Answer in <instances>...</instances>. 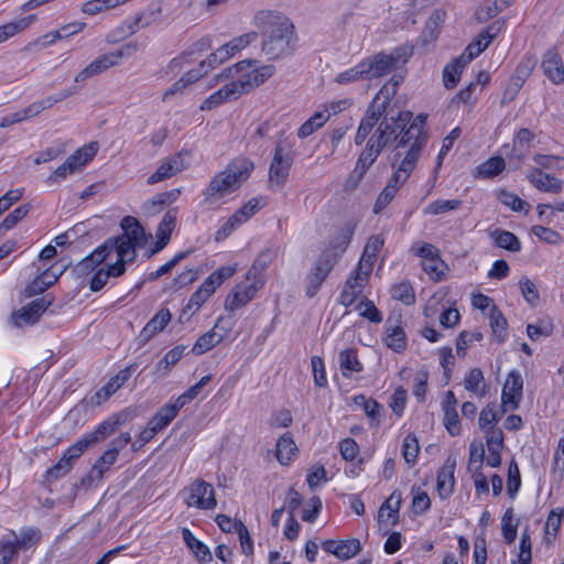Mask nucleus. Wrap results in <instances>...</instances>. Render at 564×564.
I'll return each mask as SVG.
<instances>
[{
	"label": "nucleus",
	"instance_id": "f257e3e1",
	"mask_svg": "<svg viewBox=\"0 0 564 564\" xmlns=\"http://www.w3.org/2000/svg\"><path fill=\"white\" fill-rule=\"evenodd\" d=\"M121 228L122 235L107 239L77 264L79 273L88 274L106 261H110L91 276L89 289L93 292L100 291L110 279L121 276L127 270V263L133 262L137 258V249L142 248L148 241V236L137 218L124 217L121 220Z\"/></svg>",
	"mask_w": 564,
	"mask_h": 564
},
{
	"label": "nucleus",
	"instance_id": "f03ea898",
	"mask_svg": "<svg viewBox=\"0 0 564 564\" xmlns=\"http://www.w3.org/2000/svg\"><path fill=\"white\" fill-rule=\"evenodd\" d=\"M426 116L417 115L403 133L398 143V154L402 156L398 167L389 178L387 185L379 193L373 205V213H381L395 197L399 189L408 181L416 167L419 159L427 142L425 131Z\"/></svg>",
	"mask_w": 564,
	"mask_h": 564
},
{
	"label": "nucleus",
	"instance_id": "7ed1b4c3",
	"mask_svg": "<svg viewBox=\"0 0 564 564\" xmlns=\"http://www.w3.org/2000/svg\"><path fill=\"white\" fill-rule=\"evenodd\" d=\"M253 63L254 61L249 59L241 61L218 74L214 78L215 82L219 83L223 79L229 82L208 96L200 104L199 109L210 111L224 104L232 102L251 93L275 73V67L271 64L254 67Z\"/></svg>",
	"mask_w": 564,
	"mask_h": 564
},
{
	"label": "nucleus",
	"instance_id": "20e7f679",
	"mask_svg": "<svg viewBox=\"0 0 564 564\" xmlns=\"http://www.w3.org/2000/svg\"><path fill=\"white\" fill-rule=\"evenodd\" d=\"M400 79L397 76L390 78L381 89L373 97L369 104L364 118L355 135V143L362 144L368 134L372 131L377 120L383 121V118H389L393 126L402 129H408L415 118L412 119V112L406 110H394L391 107V99L397 94Z\"/></svg>",
	"mask_w": 564,
	"mask_h": 564
},
{
	"label": "nucleus",
	"instance_id": "39448f33",
	"mask_svg": "<svg viewBox=\"0 0 564 564\" xmlns=\"http://www.w3.org/2000/svg\"><path fill=\"white\" fill-rule=\"evenodd\" d=\"M404 132H406V129L393 126L389 118H383V121L377 120L372 131L366 138V140L368 139L366 148L360 153L355 169L348 178V183H351L352 188L358 185L384 148L393 145L394 159L399 160V162L402 160V156L398 154V143Z\"/></svg>",
	"mask_w": 564,
	"mask_h": 564
},
{
	"label": "nucleus",
	"instance_id": "423d86ee",
	"mask_svg": "<svg viewBox=\"0 0 564 564\" xmlns=\"http://www.w3.org/2000/svg\"><path fill=\"white\" fill-rule=\"evenodd\" d=\"M253 21L263 33L262 52L270 59L284 55L295 37L290 19L276 11L261 10L256 13Z\"/></svg>",
	"mask_w": 564,
	"mask_h": 564
},
{
	"label": "nucleus",
	"instance_id": "0eeeda50",
	"mask_svg": "<svg viewBox=\"0 0 564 564\" xmlns=\"http://www.w3.org/2000/svg\"><path fill=\"white\" fill-rule=\"evenodd\" d=\"M253 162L246 156L231 160L225 170L216 173L203 192L207 205L224 203L226 196L237 192L250 177Z\"/></svg>",
	"mask_w": 564,
	"mask_h": 564
},
{
	"label": "nucleus",
	"instance_id": "6e6552de",
	"mask_svg": "<svg viewBox=\"0 0 564 564\" xmlns=\"http://www.w3.org/2000/svg\"><path fill=\"white\" fill-rule=\"evenodd\" d=\"M123 422L121 414H116L101 422L93 432L85 434L76 443L69 446L59 460L46 473L48 479H57L65 476L73 463L90 446L104 441L113 434Z\"/></svg>",
	"mask_w": 564,
	"mask_h": 564
},
{
	"label": "nucleus",
	"instance_id": "1a4fd4ad",
	"mask_svg": "<svg viewBox=\"0 0 564 564\" xmlns=\"http://www.w3.org/2000/svg\"><path fill=\"white\" fill-rule=\"evenodd\" d=\"M351 231L346 230L340 234V241L336 246L326 248L312 267L306 275V288L305 293L308 297H313L317 294L321 285L326 280L335 263L337 262L338 256L343 252L350 242Z\"/></svg>",
	"mask_w": 564,
	"mask_h": 564
},
{
	"label": "nucleus",
	"instance_id": "9d476101",
	"mask_svg": "<svg viewBox=\"0 0 564 564\" xmlns=\"http://www.w3.org/2000/svg\"><path fill=\"white\" fill-rule=\"evenodd\" d=\"M409 54L403 48H397L390 54L379 53L362 59L368 80L388 75L400 65L404 64Z\"/></svg>",
	"mask_w": 564,
	"mask_h": 564
},
{
	"label": "nucleus",
	"instance_id": "9b49d317",
	"mask_svg": "<svg viewBox=\"0 0 564 564\" xmlns=\"http://www.w3.org/2000/svg\"><path fill=\"white\" fill-rule=\"evenodd\" d=\"M411 251L422 259V268L429 278L435 282L446 278L448 265L441 258L438 249L431 243L413 245Z\"/></svg>",
	"mask_w": 564,
	"mask_h": 564
},
{
	"label": "nucleus",
	"instance_id": "f8f14e48",
	"mask_svg": "<svg viewBox=\"0 0 564 564\" xmlns=\"http://www.w3.org/2000/svg\"><path fill=\"white\" fill-rule=\"evenodd\" d=\"M131 440L132 437L129 432L121 433L113 438L110 443V447L102 453L89 470L88 477L90 480H101L104 475L117 462L120 451L130 444Z\"/></svg>",
	"mask_w": 564,
	"mask_h": 564
},
{
	"label": "nucleus",
	"instance_id": "ddd939ff",
	"mask_svg": "<svg viewBox=\"0 0 564 564\" xmlns=\"http://www.w3.org/2000/svg\"><path fill=\"white\" fill-rule=\"evenodd\" d=\"M183 492L185 495L184 502L189 508L213 510L217 506L214 487L203 479L194 480Z\"/></svg>",
	"mask_w": 564,
	"mask_h": 564
},
{
	"label": "nucleus",
	"instance_id": "4468645a",
	"mask_svg": "<svg viewBox=\"0 0 564 564\" xmlns=\"http://www.w3.org/2000/svg\"><path fill=\"white\" fill-rule=\"evenodd\" d=\"M192 152L189 150H182L164 159L155 172H153L147 180L149 185L163 182L171 178L183 170L187 169L191 164Z\"/></svg>",
	"mask_w": 564,
	"mask_h": 564
},
{
	"label": "nucleus",
	"instance_id": "2eb2a0df",
	"mask_svg": "<svg viewBox=\"0 0 564 564\" xmlns=\"http://www.w3.org/2000/svg\"><path fill=\"white\" fill-rule=\"evenodd\" d=\"M97 153V144L90 143L78 149L75 153L66 159L47 178L48 182L54 183L57 180L66 178L77 170L84 167Z\"/></svg>",
	"mask_w": 564,
	"mask_h": 564
},
{
	"label": "nucleus",
	"instance_id": "dca6fc26",
	"mask_svg": "<svg viewBox=\"0 0 564 564\" xmlns=\"http://www.w3.org/2000/svg\"><path fill=\"white\" fill-rule=\"evenodd\" d=\"M370 270L361 268L357 264L356 269L351 272L345 282L344 289L339 295V303L346 307L351 306L357 302L362 294L365 286L369 282Z\"/></svg>",
	"mask_w": 564,
	"mask_h": 564
},
{
	"label": "nucleus",
	"instance_id": "f3484780",
	"mask_svg": "<svg viewBox=\"0 0 564 564\" xmlns=\"http://www.w3.org/2000/svg\"><path fill=\"white\" fill-rule=\"evenodd\" d=\"M263 279H251L241 282L231 290L225 301V308L235 312L248 304L263 286Z\"/></svg>",
	"mask_w": 564,
	"mask_h": 564
},
{
	"label": "nucleus",
	"instance_id": "a211bd4d",
	"mask_svg": "<svg viewBox=\"0 0 564 564\" xmlns=\"http://www.w3.org/2000/svg\"><path fill=\"white\" fill-rule=\"evenodd\" d=\"M292 162L293 156L290 149L283 143L276 144L269 170L270 182L278 186L283 185L288 178Z\"/></svg>",
	"mask_w": 564,
	"mask_h": 564
},
{
	"label": "nucleus",
	"instance_id": "6ab92c4d",
	"mask_svg": "<svg viewBox=\"0 0 564 564\" xmlns=\"http://www.w3.org/2000/svg\"><path fill=\"white\" fill-rule=\"evenodd\" d=\"M230 329L231 324L227 323L225 317H219L215 326L196 340L192 348L193 354L199 356L209 351L224 339Z\"/></svg>",
	"mask_w": 564,
	"mask_h": 564
},
{
	"label": "nucleus",
	"instance_id": "aec40b11",
	"mask_svg": "<svg viewBox=\"0 0 564 564\" xmlns=\"http://www.w3.org/2000/svg\"><path fill=\"white\" fill-rule=\"evenodd\" d=\"M523 381L518 371H511L503 384L501 395V408L503 412L518 409L522 398Z\"/></svg>",
	"mask_w": 564,
	"mask_h": 564
},
{
	"label": "nucleus",
	"instance_id": "412c9836",
	"mask_svg": "<svg viewBox=\"0 0 564 564\" xmlns=\"http://www.w3.org/2000/svg\"><path fill=\"white\" fill-rule=\"evenodd\" d=\"M51 304L52 301L46 300L45 297L36 299L28 305L21 307L19 311L12 313L11 321L17 327L33 325L40 319L42 314L48 308Z\"/></svg>",
	"mask_w": 564,
	"mask_h": 564
},
{
	"label": "nucleus",
	"instance_id": "4be33fe9",
	"mask_svg": "<svg viewBox=\"0 0 564 564\" xmlns=\"http://www.w3.org/2000/svg\"><path fill=\"white\" fill-rule=\"evenodd\" d=\"M140 50V44L137 41H130L122 45L119 50L98 55L94 62L97 64L101 73L111 67H116L123 58L132 57Z\"/></svg>",
	"mask_w": 564,
	"mask_h": 564
},
{
	"label": "nucleus",
	"instance_id": "5701e85b",
	"mask_svg": "<svg viewBox=\"0 0 564 564\" xmlns=\"http://www.w3.org/2000/svg\"><path fill=\"white\" fill-rule=\"evenodd\" d=\"M455 469L456 459L449 456L437 473L436 488L441 499H447L454 492Z\"/></svg>",
	"mask_w": 564,
	"mask_h": 564
},
{
	"label": "nucleus",
	"instance_id": "b1692460",
	"mask_svg": "<svg viewBox=\"0 0 564 564\" xmlns=\"http://www.w3.org/2000/svg\"><path fill=\"white\" fill-rule=\"evenodd\" d=\"M527 178L540 192L557 194L562 191V181L540 167L530 169Z\"/></svg>",
	"mask_w": 564,
	"mask_h": 564
},
{
	"label": "nucleus",
	"instance_id": "393cba45",
	"mask_svg": "<svg viewBox=\"0 0 564 564\" xmlns=\"http://www.w3.org/2000/svg\"><path fill=\"white\" fill-rule=\"evenodd\" d=\"M457 399L453 391H447L445 398L442 402V410L444 412V426L447 432L453 435H459L462 432V426L459 422V416L456 410Z\"/></svg>",
	"mask_w": 564,
	"mask_h": 564
},
{
	"label": "nucleus",
	"instance_id": "a878e982",
	"mask_svg": "<svg viewBox=\"0 0 564 564\" xmlns=\"http://www.w3.org/2000/svg\"><path fill=\"white\" fill-rule=\"evenodd\" d=\"M177 220V210L176 209H170L167 210L161 223L159 224L155 232L156 242L154 249H152L151 254H154L159 251H161L163 248L166 247L171 239V235L175 228Z\"/></svg>",
	"mask_w": 564,
	"mask_h": 564
},
{
	"label": "nucleus",
	"instance_id": "bb28decb",
	"mask_svg": "<svg viewBox=\"0 0 564 564\" xmlns=\"http://www.w3.org/2000/svg\"><path fill=\"white\" fill-rule=\"evenodd\" d=\"M322 547L325 552L333 554L340 560H349L357 555L361 550L360 542L357 539L347 541L327 540L323 542Z\"/></svg>",
	"mask_w": 564,
	"mask_h": 564
},
{
	"label": "nucleus",
	"instance_id": "cd10ccee",
	"mask_svg": "<svg viewBox=\"0 0 564 564\" xmlns=\"http://www.w3.org/2000/svg\"><path fill=\"white\" fill-rule=\"evenodd\" d=\"M384 344L395 352L406 348V335L398 318H388L386 324Z\"/></svg>",
	"mask_w": 564,
	"mask_h": 564
},
{
	"label": "nucleus",
	"instance_id": "c85d7f7f",
	"mask_svg": "<svg viewBox=\"0 0 564 564\" xmlns=\"http://www.w3.org/2000/svg\"><path fill=\"white\" fill-rule=\"evenodd\" d=\"M545 76L555 85L564 83V65L555 50H549L542 59Z\"/></svg>",
	"mask_w": 564,
	"mask_h": 564
},
{
	"label": "nucleus",
	"instance_id": "c756f323",
	"mask_svg": "<svg viewBox=\"0 0 564 564\" xmlns=\"http://www.w3.org/2000/svg\"><path fill=\"white\" fill-rule=\"evenodd\" d=\"M172 313L169 308H160L140 332V338L147 343L160 334L171 322Z\"/></svg>",
	"mask_w": 564,
	"mask_h": 564
},
{
	"label": "nucleus",
	"instance_id": "7c9ffc66",
	"mask_svg": "<svg viewBox=\"0 0 564 564\" xmlns=\"http://www.w3.org/2000/svg\"><path fill=\"white\" fill-rule=\"evenodd\" d=\"M401 494L398 491H393L379 510V522H384L387 524L394 525L399 519V509L401 506Z\"/></svg>",
	"mask_w": 564,
	"mask_h": 564
},
{
	"label": "nucleus",
	"instance_id": "2f4dec72",
	"mask_svg": "<svg viewBox=\"0 0 564 564\" xmlns=\"http://www.w3.org/2000/svg\"><path fill=\"white\" fill-rule=\"evenodd\" d=\"M338 365L344 377H350L354 372L358 373L364 369L355 348H347L339 351Z\"/></svg>",
	"mask_w": 564,
	"mask_h": 564
},
{
	"label": "nucleus",
	"instance_id": "473e14b6",
	"mask_svg": "<svg viewBox=\"0 0 564 564\" xmlns=\"http://www.w3.org/2000/svg\"><path fill=\"white\" fill-rule=\"evenodd\" d=\"M278 256V248L269 247L262 250L251 268L248 270L246 274V280L249 281L251 279H262L261 273L269 267V264L273 261Z\"/></svg>",
	"mask_w": 564,
	"mask_h": 564
},
{
	"label": "nucleus",
	"instance_id": "72a5a7b5",
	"mask_svg": "<svg viewBox=\"0 0 564 564\" xmlns=\"http://www.w3.org/2000/svg\"><path fill=\"white\" fill-rule=\"evenodd\" d=\"M464 388L477 398H484L489 390L479 368H473L465 375Z\"/></svg>",
	"mask_w": 564,
	"mask_h": 564
},
{
	"label": "nucleus",
	"instance_id": "f704fd0d",
	"mask_svg": "<svg viewBox=\"0 0 564 564\" xmlns=\"http://www.w3.org/2000/svg\"><path fill=\"white\" fill-rule=\"evenodd\" d=\"M186 347L177 345L170 349L164 357L156 364L154 368V375L159 378H164L169 375L171 369L180 361L183 357Z\"/></svg>",
	"mask_w": 564,
	"mask_h": 564
},
{
	"label": "nucleus",
	"instance_id": "c9c22d12",
	"mask_svg": "<svg viewBox=\"0 0 564 564\" xmlns=\"http://www.w3.org/2000/svg\"><path fill=\"white\" fill-rule=\"evenodd\" d=\"M383 243L384 240L380 235L371 236L366 243V247L364 249V252L358 264L361 265V268H365L366 270L372 271L375 261Z\"/></svg>",
	"mask_w": 564,
	"mask_h": 564
},
{
	"label": "nucleus",
	"instance_id": "e433bc0d",
	"mask_svg": "<svg viewBox=\"0 0 564 564\" xmlns=\"http://www.w3.org/2000/svg\"><path fill=\"white\" fill-rule=\"evenodd\" d=\"M466 55H460L447 64L443 70V82L446 88H454L458 83L463 69L469 63Z\"/></svg>",
	"mask_w": 564,
	"mask_h": 564
},
{
	"label": "nucleus",
	"instance_id": "4c0bfd02",
	"mask_svg": "<svg viewBox=\"0 0 564 564\" xmlns=\"http://www.w3.org/2000/svg\"><path fill=\"white\" fill-rule=\"evenodd\" d=\"M8 535L14 541L19 550H28L34 546L41 539L40 530L33 527L22 528L19 533L10 530Z\"/></svg>",
	"mask_w": 564,
	"mask_h": 564
},
{
	"label": "nucleus",
	"instance_id": "58836bf2",
	"mask_svg": "<svg viewBox=\"0 0 564 564\" xmlns=\"http://www.w3.org/2000/svg\"><path fill=\"white\" fill-rule=\"evenodd\" d=\"M535 66L536 58L532 55H527L521 59L510 79L511 86L514 87L516 91L523 86Z\"/></svg>",
	"mask_w": 564,
	"mask_h": 564
},
{
	"label": "nucleus",
	"instance_id": "ea45409f",
	"mask_svg": "<svg viewBox=\"0 0 564 564\" xmlns=\"http://www.w3.org/2000/svg\"><path fill=\"white\" fill-rule=\"evenodd\" d=\"M131 376V368L127 367L120 370L109 382L104 386L96 394L97 403L106 401L111 394L121 388V386L128 381Z\"/></svg>",
	"mask_w": 564,
	"mask_h": 564
},
{
	"label": "nucleus",
	"instance_id": "a19ab883",
	"mask_svg": "<svg viewBox=\"0 0 564 564\" xmlns=\"http://www.w3.org/2000/svg\"><path fill=\"white\" fill-rule=\"evenodd\" d=\"M182 408L175 400H171L164 406H162L156 414L150 420L159 431L166 427L177 415Z\"/></svg>",
	"mask_w": 564,
	"mask_h": 564
},
{
	"label": "nucleus",
	"instance_id": "79ce46f5",
	"mask_svg": "<svg viewBox=\"0 0 564 564\" xmlns=\"http://www.w3.org/2000/svg\"><path fill=\"white\" fill-rule=\"evenodd\" d=\"M296 453L297 446L289 434H285L278 440L275 446V456L280 464L289 465Z\"/></svg>",
	"mask_w": 564,
	"mask_h": 564
},
{
	"label": "nucleus",
	"instance_id": "37998d69",
	"mask_svg": "<svg viewBox=\"0 0 564 564\" xmlns=\"http://www.w3.org/2000/svg\"><path fill=\"white\" fill-rule=\"evenodd\" d=\"M506 167V162L501 156H492L476 167L474 176L476 178H491L500 174Z\"/></svg>",
	"mask_w": 564,
	"mask_h": 564
},
{
	"label": "nucleus",
	"instance_id": "c03bdc74",
	"mask_svg": "<svg viewBox=\"0 0 564 564\" xmlns=\"http://www.w3.org/2000/svg\"><path fill=\"white\" fill-rule=\"evenodd\" d=\"M490 237L495 245L499 248L506 249L511 252L521 250V242L514 234L503 229H496L490 232Z\"/></svg>",
	"mask_w": 564,
	"mask_h": 564
},
{
	"label": "nucleus",
	"instance_id": "a18cd8bd",
	"mask_svg": "<svg viewBox=\"0 0 564 564\" xmlns=\"http://www.w3.org/2000/svg\"><path fill=\"white\" fill-rule=\"evenodd\" d=\"M182 536L187 547L194 553L198 561L207 562L212 560V554L207 545L197 540L189 529L184 528L182 530Z\"/></svg>",
	"mask_w": 564,
	"mask_h": 564
},
{
	"label": "nucleus",
	"instance_id": "49530a36",
	"mask_svg": "<svg viewBox=\"0 0 564 564\" xmlns=\"http://www.w3.org/2000/svg\"><path fill=\"white\" fill-rule=\"evenodd\" d=\"M362 80H368L362 61H360L352 67L338 73L334 78V83L344 86L351 85Z\"/></svg>",
	"mask_w": 564,
	"mask_h": 564
},
{
	"label": "nucleus",
	"instance_id": "de8ad7c7",
	"mask_svg": "<svg viewBox=\"0 0 564 564\" xmlns=\"http://www.w3.org/2000/svg\"><path fill=\"white\" fill-rule=\"evenodd\" d=\"M231 57H232V55L230 54L226 44H224L219 48H217L214 53H212L206 59L202 61L198 64L197 68L199 69L200 74H203V76H205L212 69H214L218 65L225 63L226 61H228Z\"/></svg>",
	"mask_w": 564,
	"mask_h": 564
},
{
	"label": "nucleus",
	"instance_id": "09e8293b",
	"mask_svg": "<svg viewBox=\"0 0 564 564\" xmlns=\"http://www.w3.org/2000/svg\"><path fill=\"white\" fill-rule=\"evenodd\" d=\"M34 15L21 18L0 26V43L13 37L15 34L26 30L34 21Z\"/></svg>",
	"mask_w": 564,
	"mask_h": 564
},
{
	"label": "nucleus",
	"instance_id": "8fccbe9b",
	"mask_svg": "<svg viewBox=\"0 0 564 564\" xmlns=\"http://www.w3.org/2000/svg\"><path fill=\"white\" fill-rule=\"evenodd\" d=\"M328 121L327 113H321L316 111L311 118H308L297 130V137L305 139L313 134L317 129L322 128Z\"/></svg>",
	"mask_w": 564,
	"mask_h": 564
},
{
	"label": "nucleus",
	"instance_id": "3c124183",
	"mask_svg": "<svg viewBox=\"0 0 564 564\" xmlns=\"http://www.w3.org/2000/svg\"><path fill=\"white\" fill-rule=\"evenodd\" d=\"M494 36L495 35L491 34L489 30L480 33L478 37L466 47L465 52L462 55H466V58H468V61L474 59L488 47Z\"/></svg>",
	"mask_w": 564,
	"mask_h": 564
},
{
	"label": "nucleus",
	"instance_id": "603ef678",
	"mask_svg": "<svg viewBox=\"0 0 564 564\" xmlns=\"http://www.w3.org/2000/svg\"><path fill=\"white\" fill-rule=\"evenodd\" d=\"M462 204L460 199H436L430 203L423 213L425 215H442L458 209Z\"/></svg>",
	"mask_w": 564,
	"mask_h": 564
},
{
	"label": "nucleus",
	"instance_id": "864d4df0",
	"mask_svg": "<svg viewBox=\"0 0 564 564\" xmlns=\"http://www.w3.org/2000/svg\"><path fill=\"white\" fill-rule=\"evenodd\" d=\"M200 77H203V74H200L198 68L191 69L164 93L163 99L167 100L171 96L175 95L176 93H182L188 85L195 83Z\"/></svg>",
	"mask_w": 564,
	"mask_h": 564
},
{
	"label": "nucleus",
	"instance_id": "5fc2aeb1",
	"mask_svg": "<svg viewBox=\"0 0 564 564\" xmlns=\"http://www.w3.org/2000/svg\"><path fill=\"white\" fill-rule=\"evenodd\" d=\"M200 77H203V74H200L198 68L191 69L164 93L163 99L167 100L171 96L175 95L176 93H182L188 85L195 83Z\"/></svg>",
	"mask_w": 564,
	"mask_h": 564
},
{
	"label": "nucleus",
	"instance_id": "6e6d98bb",
	"mask_svg": "<svg viewBox=\"0 0 564 564\" xmlns=\"http://www.w3.org/2000/svg\"><path fill=\"white\" fill-rule=\"evenodd\" d=\"M501 531L505 542L511 544L517 538L518 522L514 521L513 510L507 509L501 518Z\"/></svg>",
	"mask_w": 564,
	"mask_h": 564
},
{
	"label": "nucleus",
	"instance_id": "4d7b16f0",
	"mask_svg": "<svg viewBox=\"0 0 564 564\" xmlns=\"http://www.w3.org/2000/svg\"><path fill=\"white\" fill-rule=\"evenodd\" d=\"M489 321L494 336L498 341H503L507 334V319L495 306H492L490 312Z\"/></svg>",
	"mask_w": 564,
	"mask_h": 564
},
{
	"label": "nucleus",
	"instance_id": "13d9d810",
	"mask_svg": "<svg viewBox=\"0 0 564 564\" xmlns=\"http://www.w3.org/2000/svg\"><path fill=\"white\" fill-rule=\"evenodd\" d=\"M212 380V376L207 375L200 378V380L187 389L184 393L174 399L181 408H184L198 397L202 389Z\"/></svg>",
	"mask_w": 564,
	"mask_h": 564
},
{
	"label": "nucleus",
	"instance_id": "bf43d9fd",
	"mask_svg": "<svg viewBox=\"0 0 564 564\" xmlns=\"http://www.w3.org/2000/svg\"><path fill=\"white\" fill-rule=\"evenodd\" d=\"M355 310L359 313L360 316L367 318L371 323L378 324L382 322V314L370 300L361 299L356 304Z\"/></svg>",
	"mask_w": 564,
	"mask_h": 564
},
{
	"label": "nucleus",
	"instance_id": "052dcab7",
	"mask_svg": "<svg viewBox=\"0 0 564 564\" xmlns=\"http://www.w3.org/2000/svg\"><path fill=\"white\" fill-rule=\"evenodd\" d=\"M531 232L541 241L549 245L557 246L563 242L561 234L549 227L535 225L531 227Z\"/></svg>",
	"mask_w": 564,
	"mask_h": 564
},
{
	"label": "nucleus",
	"instance_id": "680f3d73",
	"mask_svg": "<svg viewBox=\"0 0 564 564\" xmlns=\"http://www.w3.org/2000/svg\"><path fill=\"white\" fill-rule=\"evenodd\" d=\"M258 37L256 32H248L242 35L236 36L229 42L226 43L227 48L230 54L235 56L246 47H248L251 43H253Z\"/></svg>",
	"mask_w": 564,
	"mask_h": 564
},
{
	"label": "nucleus",
	"instance_id": "e2e57ef3",
	"mask_svg": "<svg viewBox=\"0 0 564 564\" xmlns=\"http://www.w3.org/2000/svg\"><path fill=\"white\" fill-rule=\"evenodd\" d=\"M392 297L402 302L405 305H411L415 302V294L412 285L409 282H401L395 284L391 291Z\"/></svg>",
	"mask_w": 564,
	"mask_h": 564
},
{
	"label": "nucleus",
	"instance_id": "0e129e2a",
	"mask_svg": "<svg viewBox=\"0 0 564 564\" xmlns=\"http://www.w3.org/2000/svg\"><path fill=\"white\" fill-rule=\"evenodd\" d=\"M419 453H420V446H419L417 438L413 434H408L404 437L403 445H402V454H403L404 460L408 464L413 465L416 462Z\"/></svg>",
	"mask_w": 564,
	"mask_h": 564
},
{
	"label": "nucleus",
	"instance_id": "69168bd1",
	"mask_svg": "<svg viewBox=\"0 0 564 564\" xmlns=\"http://www.w3.org/2000/svg\"><path fill=\"white\" fill-rule=\"evenodd\" d=\"M29 204L17 207L10 213L0 224V231H8L13 228L20 220H22L30 212Z\"/></svg>",
	"mask_w": 564,
	"mask_h": 564
},
{
	"label": "nucleus",
	"instance_id": "338daca9",
	"mask_svg": "<svg viewBox=\"0 0 564 564\" xmlns=\"http://www.w3.org/2000/svg\"><path fill=\"white\" fill-rule=\"evenodd\" d=\"M18 551L17 544L8 533L3 535L0 540V562L2 564H9L17 555Z\"/></svg>",
	"mask_w": 564,
	"mask_h": 564
},
{
	"label": "nucleus",
	"instance_id": "774afa93",
	"mask_svg": "<svg viewBox=\"0 0 564 564\" xmlns=\"http://www.w3.org/2000/svg\"><path fill=\"white\" fill-rule=\"evenodd\" d=\"M498 423L497 412L494 406L487 405L480 412L478 424L480 430L484 432L497 430L496 424Z\"/></svg>",
	"mask_w": 564,
	"mask_h": 564
}]
</instances>
